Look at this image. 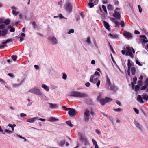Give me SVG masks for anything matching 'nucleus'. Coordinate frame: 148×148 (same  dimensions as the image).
<instances>
[{
    "label": "nucleus",
    "mask_w": 148,
    "mask_h": 148,
    "mask_svg": "<svg viewBox=\"0 0 148 148\" xmlns=\"http://www.w3.org/2000/svg\"><path fill=\"white\" fill-rule=\"evenodd\" d=\"M69 96L82 98L86 97L88 96V95L86 93L80 92L77 91H73L70 92Z\"/></svg>",
    "instance_id": "obj_1"
},
{
    "label": "nucleus",
    "mask_w": 148,
    "mask_h": 148,
    "mask_svg": "<svg viewBox=\"0 0 148 148\" xmlns=\"http://www.w3.org/2000/svg\"><path fill=\"white\" fill-rule=\"evenodd\" d=\"M97 100L99 101L101 105L104 106L105 103L112 101V99L108 97H105V99L100 98V97L98 96L97 97Z\"/></svg>",
    "instance_id": "obj_2"
},
{
    "label": "nucleus",
    "mask_w": 148,
    "mask_h": 148,
    "mask_svg": "<svg viewBox=\"0 0 148 148\" xmlns=\"http://www.w3.org/2000/svg\"><path fill=\"white\" fill-rule=\"evenodd\" d=\"M64 8L65 10L69 13H71L72 12L73 6L70 3L68 2L66 3L64 5Z\"/></svg>",
    "instance_id": "obj_3"
},
{
    "label": "nucleus",
    "mask_w": 148,
    "mask_h": 148,
    "mask_svg": "<svg viewBox=\"0 0 148 148\" xmlns=\"http://www.w3.org/2000/svg\"><path fill=\"white\" fill-rule=\"evenodd\" d=\"M89 111L88 110L86 109L84 112V119L85 122H87L89 121Z\"/></svg>",
    "instance_id": "obj_4"
},
{
    "label": "nucleus",
    "mask_w": 148,
    "mask_h": 148,
    "mask_svg": "<svg viewBox=\"0 0 148 148\" xmlns=\"http://www.w3.org/2000/svg\"><path fill=\"white\" fill-rule=\"evenodd\" d=\"M119 10V9L118 8H116L114 10V14H113V16L116 19L120 20L121 17L120 14L119 12L117 11V10Z\"/></svg>",
    "instance_id": "obj_5"
},
{
    "label": "nucleus",
    "mask_w": 148,
    "mask_h": 148,
    "mask_svg": "<svg viewBox=\"0 0 148 148\" xmlns=\"http://www.w3.org/2000/svg\"><path fill=\"white\" fill-rule=\"evenodd\" d=\"M29 92L32 93L37 94L38 95H40L41 94V92L40 90L37 88H34L30 89L29 90Z\"/></svg>",
    "instance_id": "obj_6"
},
{
    "label": "nucleus",
    "mask_w": 148,
    "mask_h": 148,
    "mask_svg": "<svg viewBox=\"0 0 148 148\" xmlns=\"http://www.w3.org/2000/svg\"><path fill=\"white\" fill-rule=\"evenodd\" d=\"M123 35L125 37L128 39H130L133 37V35L131 33L124 31L123 33Z\"/></svg>",
    "instance_id": "obj_7"
},
{
    "label": "nucleus",
    "mask_w": 148,
    "mask_h": 148,
    "mask_svg": "<svg viewBox=\"0 0 148 148\" xmlns=\"http://www.w3.org/2000/svg\"><path fill=\"white\" fill-rule=\"evenodd\" d=\"M126 55L129 56L131 58H133V56L131 48L129 47H126Z\"/></svg>",
    "instance_id": "obj_8"
},
{
    "label": "nucleus",
    "mask_w": 148,
    "mask_h": 148,
    "mask_svg": "<svg viewBox=\"0 0 148 148\" xmlns=\"http://www.w3.org/2000/svg\"><path fill=\"white\" fill-rule=\"evenodd\" d=\"M77 113L75 109L71 108L68 112L69 115L71 117L74 116Z\"/></svg>",
    "instance_id": "obj_9"
},
{
    "label": "nucleus",
    "mask_w": 148,
    "mask_h": 148,
    "mask_svg": "<svg viewBox=\"0 0 148 148\" xmlns=\"http://www.w3.org/2000/svg\"><path fill=\"white\" fill-rule=\"evenodd\" d=\"M48 39L53 44H56L57 43V39L54 37H49L48 38Z\"/></svg>",
    "instance_id": "obj_10"
},
{
    "label": "nucleus",
    "mask_w": 148,
    "mask_h": 148,
    "mask_svg": "<svg viewBox=\"0 0 148 148\" xmlns=\"http://www.w3.org/2000/svg\"><path fill=\"white\" fill-rule=\"evenodd\" d=\"M49 107L51 109L57 108L58 107V104H53L52 103H49Z\"/></svg>",
    "instance_id": "obj_11"
},
{
    "label": "nucleus",
    "mask_w": 148,
    "mask_h": 148,
    "mask_svg": "<svg viewBox=\"0 0 148 148\" xmlns=\"http://www.w3.org/2000/svg\"><path fill=\"white\" fill-rule=\"evenodd\" d=\"M106 84L108 86V88L109 89V86H111V84L110 81L108 77V75L106 76Z\"/></svg>",
    "instance_id": "obj_12"
},
{
    "label": "nucleus",
    "mask_w": 148,
    "mask_h": 148,
    "mask_svg": "<svg viewBox=\"0 0 148 148\" xmlns=\"http://www.w3.org/2000/svg\"><path fill=\"white\" fill-rule=\"evenodd\" d=\"M97 82L96 84V85L98 87L100 85V80H98V78H95L94 80H93V82H92L93 83L95 84V83L97 82Z\"/></svg>",
    "instance_id": "obj_13"
},
{
    "label": "nucleus",
    "mask_w": 148,
    "mask_h": 148,
    "mask_svg": "<svg viewBox=\"0 0 148 148\" xmlns=\"http://www.w3.org/2000/svg\"><path fill=\"white\" fill-rule=\"evenodd\" d=\"M110 87V90L112 91H115L117 89V88L116 86H114V84L111 85V86H109Z\"/></svg>",
    "instance_id": "obj_14"
},
{
    "label": "nucleus",
    "mask_w": 148,
    "mask_h": 148,
    "mask_svg": "<svg viewBox=\"0 0 148 148\" xmlns=\"http://www.w3.org/2000/svg\"><path fill=\"white\" fill-rule=\"evenodd\" d=\"M140 37L141 38H143V39H142V42L143 43H147L148 42V40L146 39V36L145 35H140Z\"/></svg>",
    "instance_id": "obj_15"
},
{
    "label": "nucleus",
    "mask_w": 148,
    "mask_h": 148,
    "mask_svg": "<svg viewBox=\"0 0 148 148\" xmlns=\"http://www.w3.org/2000/svg\"><path fill=\"white\" fill-rule=\"evenodd\" d=\"M103 24L105 27L108 30H110V28L109 24L105 21H103Z\"/></svg>",
    "instance_id": "obj_16"
},
{
    "label": "nucleus",
    "mask_w": 148,
    "mask_h": 148,
    "mask_svg": "<svg viewBox=\"0 0 148 148\" xmlns=\"http://www.w3.org/2000/svg\"><path fill=\"white\" fill-rule=\"evenodd\" d=\"M8 30L7 29H5L2 30L1 32V34L2 36H5L7 33Z\"/></svg>",
    "instance_id": "obj_17"
},
{
    "label": "nucleus",
    "mask_w": 148,
    "mask_h": 148,
    "mask_svg": "<svg viewBox=\"0 0 148 148\" xmlns=\"http://www.w3.org/2000/svg\"><path fill=\"white\" fill-rule=\"evenodd\" d=\"M38 119V117H35L28 119L27 120V121L29 123H33Z\"/></svg>",
    "instance_id": "obj_18"
},
{
    "label": "nucleus",
    "mask_w": 148,
    "mask_h": 148,
    "mask_svg": "<svg viewBox=\"0 0 148 148\" xmlns=\"http://www.w3.org/2000/svg\"><path fill=\"white\" fill-rule=\"evenodd\" d=\"M137 100L141 103H143L144 102L141 96L140 95H138Z\"/></svg>",
    "instance_id": "obj_19"
},
{
    "label": "nucleus",
    "mask_w": 148,
    "mask_h": 148,
    "mask_svg": "<svg viewBox=\"0 0 148 148\" xmlns=\"http://www.w3.org/2000/svg\"><path fill=\"white\" fill-rule=\"evenodd\" d=\"M134 123L136 126L139 129H141V125L139 123L136 121L135 120L134 121Z\"/></svg>",
    "instance_id": "obj_20"
},
{
    "label": "nucleus",
    "mask_w": 148,
    "mask_h": 148,
    "mask_svg": "<svg viewBox=\"0 0 148 148\" xmlns=\"http://www.w3.org/2000/svg\"><path fill=\"white\" fill-rule=\"evenodd\" d=\"M48 121H58L57 119L52 117L49 118Z\"/></svg>",
    "instance_id": "obj_21"
},
{
    "label": "nucleus",
    "mask_w": 148,
    "mask_h": 148,
    "mask_svg": "<svg viewBox=\"0 0 148 148\" xmlns=\"http://www.w3.org/2000/svg\"><path fill=\"white\" fill-rule=\"evenodd\" d=\"M109 35L112 38H117L118 37V36L117 34H112L111 33L109 34Z\"/></svg>",
    "instance_id": "obj_22"
},
{
    "label": "nucleus",
    "mask_w": 148,
    "mask_h": 148,
    "mask_svg": "<svg viewBox=\"0 0 148 148\" xmlns=\"http://www.w3.org/2000/svg\"><path fill=\"white\" fill-rule=\"evenodd\" d=\"M12 9L13 10L12 11V13L15 16H17L18 14V12H17L15 11L14 10L16 9V8L15 7H12Z\"/></svg>",
    "instance_id": "obj_23"
},
{
    "label": "nucleus",
    "mask_w": 148,
    "mask_h": 148,
    "mask_svg": "<svg viewBox=\"0 0 148 148\" xmlns=\"http://www.w3.org/2000/svg\"><path fill=\"white\" fill-rule=\"evenodd\" d=\"M131 70L132 74L134 75L135 74L136 70L135 67L134 66H132L131 68Z\"/></svg>",
    "instance_id": "obj_24"
},
{
    "label": "nucleus",
    "mask_w": 148,
    "mask_h": 148,
    "mask_svg": "<svg viewBox=\"0 0 148 148\" xmlns=\"http://www.w3.org/2000/svg\"><path fill=\"white\" fill-rule=\"evenodd\" d=\"M142 97L143 99H144L145 100H148V95L145 94H143L142 95Z\"/></svg>",
    "instance_id": "obj_25"
},
{
    "label": "nucleus",
    "mask_w": 148,
    "mask_h": 148,
    "mask_svg": "<svg viewBox=\"0 0 148 148\" xmlns=\"http://www.w3.org/2000/svg\"><path fill=\"white\" fill-rule=\"evenodd\" d=\"M108 10L109 11H112L113 9L112 6L111 4H108L107 7Z\"/></svg>",
    "instance_id": "obj_26"
},
{
    "label": "nucleus",
    "mask_w": 148,
    "mask_h": 148,
    "mask_svg": "<svg viewBox=\"0 0 148 148\" xmlns=\"http://www.w3.org/2000/svg\"><path fill=\"white\" fill-rule=\"evenodd\" d=\"M42 87L47 91H49V88L48 87L45 85L43 84L42 85Z\"/></svg>",
    "instance_id": "obj_27"
},
{
    "label": "nucleus",
    "mask_w": 148,
    "mask_h": 148,
    "mask_svg": "<svg viewBox=\"0 0 148 148\" xmlns=\"http://www.w3.org/2000/svg\"><path fill=\"white\" fill-rule=\"evenodd\" d=\"M3 23L6 25H8L10 24V20L9 19H6L3 22Z\"/></svg>",
    "instance_id": "obj_28"
},
{
    "label": "nucleus",
    "mask_w": 148,
    "mask_h": 148,
    "mask_svg": "<svg viewBox=\"0 0 148 148\" xmlns=\"http://www.w3.org/2000/svg\"><path fill=\"white\" fill-rule=\"evenodd\" d=\"M127 66L128 68V69L129 70L131 66L132 65V64H131L130 63V59H128L127 60Z\"/></svg>",
    "instance_id": "obj_29"
},
{
    "label": "nucleus",
    "mask_w": 148,
    "mask_h": 148,
    "mask_svg": "<svg viewBox=\"0 0 148 148\" xmlns=\"http://www.w3.org/2000/svg\"><path fill=\"white\" fill-rule=\"evenodd\" d=\"M11 58L14 61H15L17 58V56L16 55H12L11 56Z\"/></svg>",
    "instance_id": "obj_30"
},
{
    "label": "nucleus",
    "mask_w": 148,
    "mask_h": 148,
    "mask_svg": "<svg viewBox=\"0 0 148 148\" xmlns=\"http://www.w3.org/2000/svg\"><path fill=\"white\" fill-rule=\"evenodd\" d=\"M102 8L103 10V11H104V12L106 13V14H107V10L106 9V7L104 5H103L102 6Z\"/></svg>",
    "instance_id": "obj_31"
},
{
    "label": "nucleus",
    "mask_w": 148,
    "mask_h": 148,
    "mask_svg": "<svg viewBox=\"0 0 148 148\" xmlns=\"http://www.w3.org/2000/svg\"><path fill=\"white\" fill-rule=\"evenodd\" d=\"M110 19L112 22H114L115 24H118L117 21H116L115 18H113L110 17Z\"/></svg>",
    "instance_id": "obj_32"
},
{
    "label": "nucleus",
    "mask_w": 148,
    "mask_h": 148,
    "mask_svg": "<svg viewBox=\"0 0 148 148\" xmlns=\"http://www.w3.org/2000/svg\"><path fill=\"white\" fill-rule=\"evenodd\" d=\"M66 123L70 127H73V125L71 124V122L70 121H67L66 122Z\"/></svg>",
    "instance_id": "obj_33"
},
{
    "label": "nucleus",
    "mask_w": 148,
    "mask_h": 148,
    "mask_svg": "<svg viewBox=\"0 0 148 148\" xmlns=\"http://www.w3.org/2000/svg\"><path fill=\"white\" fill-rule=\"evenodd\" d=\"M87 102L88 104L90 105H92L93 103L92 101L90 99L88 100L87 101Z\"/></svg>",
    "instance_id": "obj_34"
},
{
    "label": "nucleus",
    "mask_w": 148,
    "mask_h": 148,
    "mask_svg": "<svg viewBox=\"0 0 148 148\" xmlns=\"http://www.w3.org/2000/svg\"><path fill=\"white\" fill-rule=\"evenodd\" d=\"M65 143V140H63L60 142L59 145L61 146H63Z\"/></svg>",
    "instance_id": "obj_35"
},
{
    "label": "nucleus",
    "mask_w": 148,
    "mask_h": 148,
    "mask_svg": "<svg viewBox=\"0 0 148 148\" xmlns=\"http://www.w3.org/2000/svg\"><path fill=\"white\" fill-rule=\"evenodd\" d=\"M119 24L121 25V27H123L124 26L125 23L123 21H121L120 22V23H119Z\"/></svg>",
    "instance_id": "obj_36"
},
{
    "label": "nucleus",
    "mask_w": 148,
    "mask_h": 148,
    "mask_svg": "<svg viewBox=\"0 0 148 148\" xmlns=\"http://www.w3.org/2000/svg\"><path fill=\"white\" fill-rule=\"evenodd\" d=\"M63 109L65 111H69L71 109V108H67L65 106H62Z\"/></svg>",
    "instance_id": "obj_37"
},
{
    "label": "nucleus",
    "mask_w": 148,
    "mask_h": 148,
    "mask_svg": "<svg viewBox=\"0 0 148 148\" xmlns=\"http://www.w3.org/2000/svg\"><path fill=\"white\" fill-rule=\"evenodd\" d=\"M138 84L139 86H141L142 84V81L141 80L138 81Z\"/></svg>",
    "instance_id": "obj_38"
},
{
    "label": "nucleus",
    "mask_w": 148,
    "mask_h": 148,
    "mask_svg": "<svg viewBox=\"0 0 148 148\" xmlns=\"http://www.w3.org/2000/svg\"><path fill=\"white\" fill-rule=\"evenodd\" d=\"M86 42L88 44H90L91 43L90 38V37H88L87 38V39L86 40Z\"/></svg>",
    "instance_id": "obj_39"
},
{
    "label": "nucleus",
    "mask_w": 148,
    "mask_h": 148,
    "mask_svg": "<svg viewBox=\"0 0 148 148\" xmlns=\"http://www.w3.org/2000/svg\"><path fill=\"white\" fill-rule=\"evenodd\" d=\"M94 75H92L90 76V82H93V78H94Z\"/></svg>",
    "instance_id": "obj_40"
},
{
    "label": "nucleus",
    "mask_w": 148,
    "mask_h": 148,
    "mask_svg": "<svg viewBox=\"0 0 148 148\" xmlns=\"http://www.w3.org/2000/svg\"><path fill=\"white\" fill-rule=\"evenodd\" d=\"M88 5L90 8H92L93 7L94 5L93 3L90 2L88 3Z\"/></svg>",
    "instance_id": "obj_41"
},
{
    "label": "nucleus",
    "mask_w": 148,
    "mask_h": 148,
    "mask_svg": "<svg viewBox=\"0 0 148 148\" xmlns=\"http://www.w3.org/2000/svg\"><path fill=\"white\" fill-rule=\"evenodd\" d=\"M66 75L65 73H63V74L62 78L64 80H66Z\"/></svg>",
    "instance_id": "obj_42"
},
{
    "label": "nucleus",
    "mask_w": 148,
    "mask_h": 148,
    "mask_svg": "<svg viewBox=\"0 0 148 148\" xmlns=\"http://www.w3.org/2000/svg\"><path fill=\"white\" fill-rule=\"evenodd\" d=\"M5 27V25L4 24L0 25V29H4Z\"/></svg>",
    "instance_id": "obj_43"
},
{
    "label": "nucleus",
    "mask_w": 148,
    "mask_h": 148,
    "mask_svg": "<svg viewBox=\"0 0 148 148\" xmlns=\"http://www.w3.org/2000/svg\"><path fill=\"white\" fill-rule=\"evenodd\" d=\"M137 80V78L136 77H135L133 79V81L134 84H136Z\"/></svg>",
    "instance_id": "obj_44"
},
{
    "label": "nucleus",
    "mask_w": 148,
    "mask_h": 148,
    "mask_svg": "<svg viewBox=\"0 0 148 148\" xmlns=\"http://www.w3.org/2000/svg\"><path fill=\"white\" fill-rule=\"evenodd\" d=\"M134 110V111L135 112H136V113L137 114H138L139 113V112L138 110L136 109L135 108H133Z\"/></svg>",
    "instance_id": "obj_45"
},
{
    "label": "nucleus",
    "mask_w": 148,
    "mask_h": 148,
    "mask_svg": "<svg viewBox=\"0 0 148 148\" xmlns=\"http://www.w3.org/2000/svg\"><path fill=\"white\" fill-rule=\"evenodd\" d=\"M32 25L34 26V28H36L37 26V25L35 23V22L34 21H33L32 23Z\"/></svg>",
    "instance_id": "obj_46"
},
{
    "label": "nucleus",
    "mask_w": 148,
    "mask_h": 148,
    "mask_svg": "<svg viewBox=\"0 0 148 148\" xmlns=\"http://www.w3.org/2000/svg\"><path fill=\"white\" fill-rule=\"evenodd\" d=\"M113 110L116 112L121 111L122 110V109L121 108L114 109Z\"/></svg>",
    "instance_id": "obj_47"
},
{
    "label": "nucleus",
    "mask_w": 148,
    "mask_h": 148,
    "mask_svg": "<svg viewBox=\"0 0 148 148\" xmlns=\"http://www.w3.org/2000/svg\"><path fill=\"white\" fill-rule=\"evenodd\" d=\"M138 8L139 12L140 13H141L142 11V9L140 6V5H138Z\"/></svg>",
    "instance_id": "obj_48"
},
{
    "label": "nucleus",
    "mask_w": 148,
    "mask_h": 148,
    "mask_svg": "<svg viewBox=\"0 0 148 148\" xmlns=\"http://www.w3.org/2000/svg\"><path fill=\"white\" fill-rule=\"evenodd\" d=\"M15 28L14 27H12L10 29V31L11 32H14L15 31Z\"/></svg>",
    "instance_id": "obj_49"
},
{
    "label": "nucleus",
    "mask_w": 148,
    "mask_h": 148,
    "mask_svg": "<svg viewBox=\"0 0 148 148\" xmlns=\"http://www.w3.org/2000/svg\"><path fill=\"white\" fill-rule=\"evenodd\" d=\"M139 87L140 86L138 85L136 86L135 87V90L136 91H137L140 88Z\"/></svg>",
    "instance_id": "obj_50"
},
{
    "label": "nucleus",
    "mask_w": 148,
    "mask_h": 148,
    "mask_svg": "<svg viewBox=\"0 0 148 148\" xmlns=\"http://www.w3.org/2000/svg\"><path fill=\"white\" fill-rule=\"evenodd\" d=\"M74 31V30L73 29H71L68 32V33L70 34L71 33H73Z\"/></svg>",
    "instance_id": "obj_51"
},
{
    "label": "nucleus",
    "mask_w": 148,
    "mask_h": 148,
    "mask_svg": "<svg viewBox=\"0 0 148 148\" xmlns=\"http://www.w3.org/2000/svg\"><path fill=\"white\" fill-rule=\"evenodd\" d=\"M147 86L146 85H145V86H142L140 89L141 90H145V89L147 88Z\"/></svg>",
    "instance_id": "obj_52"
},
{
    "label": "nucleus",
    "mask_w": 148,
    "mask_h": 148,
    "mask_svg": "<svg viewBox=\"0 0 148 148\" xmlns=\"http://www.w3.org/2000/svg\"><path fill=\"white\" fill-rule=\"evenodd\" d=\"M12 41V40L11 39H7L5 41V43H8Z\"/></svg>",
    "instance_id": "obj_53"
},
{
    "label": "nucleus",
    "mask_w": 148,
    "mask_h": 148,
    "mask_svg": "<svg viewBox=\"0 0 148 148\" xmlns=\"http://www.w3.org/2000/svg\"><path fill=\"white\" fill-rule=\"evenodd\" d=\"M96 75L97 76H99L100 75V73L97 71H95V72L94 75Z\"/></svg>",
    "instance_id": "obj_54"
},
{
    "label": "nucleus",
    "mask_w": 148,
    "mask_h": 148,
    "mask_svg": "<svg viewBox=\"0 0 148 148\" xmlns=\"http://www.w3.org/2000/svg\"><path fill=\"white\" fill-rule=\"evenodd\" d=\"M20 115V116L22 117H23L26 116V115L23 113H21Z\"/></svg>",
    "instance_id": "obj_55"
},
{
    "label": "nucleus",
    "mask_w": 148,
    "mask_h": 148,
    "mask_svg": "<svg viewBox=\"0 0 148 148\" xmlns=\"http://www.w3.org/2000/svg\"><path fill=\"white\" fill-rule=\"evenodd\" d=\"M8 75H9V76H10V77L12 78H14V76L11 73H9L8 74Z\"/></svg>",
    "instance_id": "obj_56"
},
{
    "label": "nucleus",
    "mask_w": 148,
    "mask_h": 148,
    "mask_svg": "<svg viewBox=\"0 0 148 148\" xmlns=\"http://www.w3.org/2000/svg\"><path fill=\"white\" fill-rule=\"evenodd\" d=\"M145 85L146 86H148V78H147L145 80Z\"/></svg>",
    "instance_id": "obj_57"
},
{
    "label": "nucleus",
    "mask_w": 148,
    "mask_h": 148,
    "mask_svg": "<svg viewBox=\"0 0 148 148\" xmlns=\"http://www.w3.org/2000/svg\"><path fill=\"white\" fill-rule=\"evenodd\" d=\"M92 141L93 142V145H96L97 144V143L96 141L94 139H92Z\"/></svg>",
    "instance_id": "obj_58"
},
{
    "label": "nucleus",
    "mask_w": 148,
    "mask_h": 148,
    "mask_svg": "<svg viewBox=\"0 0 148 148\" xmlns=\"http://www.w3.org/2000/svg\"><path fill=\"white\" fill-rule=\"evenodd\" d=\"M6 43H5V42H3L2 43V45H3V46L4 47H7V46L6 45Z\"/></svg>",
    "instance_id": "obj_59"
},
{
    "label": "nucleus",
    "mask_w": 148,
    "mask_h": 148,
    "mask_svg": "<svg viewBox=\"0 0 148 148\" xmlns=\"http://www.w3.org/2000/svg\"><path fill=\"white\" fill-rule=\"evenodd\" d=\"M85 85L87 87H88L90 86V83L89 82H87L85 84Z\"/></svg>",
    "instance_id": "obj_60"
},
{
    "label": "nucleus",
    "mask_w": 148,
    "mask_h": 148,
    "mask_svg": "<svg viewBox=\"0 0 148 148\" xmlns=\"http://www.w3.org/2000/svg\"><path fill=\"white\" fill-rule=\"evenodd\" d=\"M134 33L135 34H139L140 33V32L139 31L137 30H135L134 32Z\"/></svg>",
    "instance_id": "obj_61"
},
{
    "label": "nucleus",
    "mask_w": 148,
    "mask_h": 148,
    "mask_svg": "<svg viewBox=\"0 0 148 148\" xmlns=\"http://www.w3.org/2000/svg\"><path fill=\"white\" fill-rule=\"evenodd\" d=\"M136 63L137 64H138V65L139 66H141L142 65V64H141L138 61V60H136Z\"/></svg>",
    "instance_id": "obj_62"
},
{
    "label": "nucleus",
    "mask_w": 148,
    "mask_h": 148,
    "mask_svg": "<svg viewBox=\"0 0 148 148\" xmlns=\"http://www.w3.org/2000/svg\"><path fill=\"white\" fill-rule=\"evenodd\" d=\"M116 103L118 105H119L120 106H121V102L119 101H116Z\"/></svg>",
    "instance_id": "obj_63"
},
{
    "label": "nucleus",
    "mask_w": 148,
    "mask_h": 148,
    "mask_svg": "<svg viewBox=\"0 0 148 148\" xmlns=\"http://www.w3.org/2000/svg\"><path fill=\"white\" fill-rule=\"evenodd\" d=\"M121 52L123 55H124L125 53L126 54V51L125 50H122L121 51Z\"/></svg>",
    "instance_id": "obj_64"
}]
</instances>
